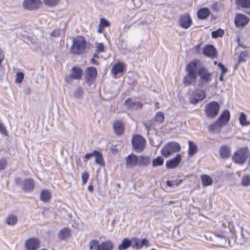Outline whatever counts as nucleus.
I'll return each instance as SVG.
<instances>
[{
  "mask_svg": "<svg viewBox=\"0 0 250 250\" xmlns=\"http://www.w3.org/2000/svg\"><path fill=\"white\" fill-rule=\"evenodd\" d=\"M199 62L198 60H194L187 64L186 71L187 74L185 76L183 81L185 86H188L195 82L197 77V65Z\"/></svg>",
  "mask_w": 250,
  "mask_h": 250,
  "instance_id": "1",
  "label": "nucleus"
},
{
  "mask_svg": "<svg viewBox=\"0 0 250 250\" xmlns=\"http://www.w3.org/2000/svg\"><path fill=\"white\" fill-rule=\"evenodd\" d=\"M86 46V42L84 38L82 36H78L73 39L70 50L73 54H81L84 52Z\"/></svg>",
  "mask_w": 250,
  "mask_h": 250,
  "instance_id": "2",
  "label": "nucleus"
},
{
  "mask_svg": "<svg viewBox=\"0 0 250 250\" xmlns=\"http://www.w3.org/2000/svg\"><path fill=\"white\" fill-rule=\"evenodd\" d=\"M249 150L248 147H242L236 151L232 157L233 162L237 164H244L249 156Z\"/></svg>",
  "mask_w": 250,
  "mask_h": 250,
  "instance_id": "3",
  "label": "nucleus"
},
{
  "mask_svg": "<svg viewBox=\"0 0 250 250\" xmlns=\"http://www.w3.org/2000/svg\"><path fill=\"white\" fill-rule=\"evenodd\" d=\"M197 76L200 77L198 81L199 87H202L204 85L209 83L212 80L211 73L205 66H201L197 69Z\"/></svg>",
  "mask_w": 250,
  "mask_h": 250,
  "instance_id": "4",
  "label": "nucleus"
},
{
  "mask_svg": "<svg viewBox=\"0 0 250 250\" xmlns=\"http://www.w3.org/2000/svg\"><path fill=\"white\" fill-rule=\"evenodd\" d=\"M180 150V145L176 142H172L165 145L162 149L161 152L162 155L164 157L167 158L174 153L179 152Z\"/></svg>",
  "mask_w": 250,
  "mask_h": 250,
  "instance_id": "5",
  "label": "nucleus"
},
{
  "mask_svg": "<svg viewBox=\"0 0 250 250\" xmlns=\"http://www.w3.org/2000/svg\"><path fill=\"white\" fill-rule=\"evenodd\" d=\"M220 105L218 103L212 101L206 104L205 112L207 117L212 119L218 115Z\"/></svg>",
  "mask_w": 250,
  "mask_h": 250,
  "instance_id": "6",
  "label": "nucleus"
},
{
  "mask_svg": "<svg viewBox=\"0 0 250 250\" xmlns=\"http://www.w3.org/2000/svg\"><path fill=\"white\" fill-rule=\"evenodd\" d=\"M132 146L134 151L140 153L145 149L146 141L140 135H134L131 140Z\"/></svg>",
  "mask_w": 250,
  "mask_h": 250,
  "instance_id": "7",
  "label": "nucleus"
},
{
  "mask_svg": "<svg viewBox=\"0 0 250 250\" xmlns=\"http://www.w3.org/2000/svg\"><path fill=\"white\" fill-rule=\"evenodd\" d=\"M97 76V70L94 67H87L84 73L85 82L88 86H91L96 80Z\"/></svg>",
  "mask_w": 250,
  "mask_h": 250,
  "instance_id": "8",
  "label": "nucleus"
},
{
  "mask_svg": "<svg viewBox=\"0 0 250 250\" xmlns=\"http://www.w3.org/2000/svg\"><path fill=\"white\" fill-rule=\"evenodd\" d=\"M83 75V71L81 68L73 66L70 70V73L65 76L64 80L67 83H70L73 80H80Z\"/></svg>",
  "mask_w": 250,
  "mask_h": 250,
  "instance_id": "9",
  "label": "nucleus"
},
{
  "mask_svg": "<svg viewBox=\"0 0 250 250\" xmlns=\"http://www.w3.org/2000/svg\"><path fill=\"white\" fill-rule=\"evenodd\" d=\"M206 95L204 90L197 89L193 91L189 96V100L191 104H196L200 101H203Z\"/></svg>",
  "mask_w": 250,
  "mask_h": 250,
  "instance_id": "10",
  "label": "nucleus"
},
{
  "mask_svg": "<svg viewBox=\"0 0 250 250\" xmlns=\"http://www.w3.org/2000/svg\"><path fill=\"white\" fill-rule=\"evenodd\" d=\"M25 246L26 250H37L40 246V242L38 238L32 237L25 241Z\"/></svg>",
  "mask_w": 250,
  "mask_h": 250,
  "instance_id": "11",
  "label": "nucleus"
},
{
  "mask_svg": "<svg viewBox=\"0 0 250 250\" xmlns=\"http://www.w3.org/2000/svg\"><path fill=\"white\" fill-rule=\"evenodd\" d=\"M180 25L184 29L188 28L192 24V20L188 13L181 15L179 19Z\"/></svg>",
  "mask_w": 250,
  "mask_h": 250,
  "instance_id": "12",
  "label": "nucleus"
},
{
  "mask_svg": "<svg viewBox=\"0 0 250 250\" xmlns=\"http://www.w3.org/2000/svg\"><path fill=\"white\" fill-rule=\"evenodd\" d=\"M249 18L243 14H238L235 17L234 22L238 27H244L249 22Z\"/></svg>",
  "mask_w": 250,
  "mask_h": 250,
  "instance_id": "13",
  "label": "nucleus"
},
{
  "mask_svg": "<svg viewBox=\"0 0 250 250\" xmlns=\"http://www.w3.org/2000/svg\"><path fill=\"white\" fill-rule=\"evenodd\" d=\"M40 0H24L23 2V7L25 9L33 10L37 9L40 5Z\"/></svg>",
  "mask_w": 250,
  "mask_h": 250,
  "instance_id": "14",
  "label": "nucleus"
},
{
  "mask_svg": "<svg viewBox=\"0 0 250 250\" xmlns=\"http://www.w3.org/2000/svg\"><path fill=\"white\" fill-rule=\"evenodd\" d=\"M181 160L182 155L180 154H178L174 158L166 162V167L170 169L174 168L179 165Z\"/></svg>",
  "mask_w": 250,
  "mask_h": 250,
  "instance_id": "15",
  "label": "nucleus"
},
{
  "mask_svg": "<svg viewBox=\"0 0 250 250\" xmlns=\"http://www.w3.org/2000/svg\"><path fill=\"white\" fill-rule=\"evenodd\" d=\"M203 53L205 56L210 58L216 57L217 55L216 48L211 44L206 45L204 47Z\"/></svg>",
  "mask_w": 250,
  "mask_h": 250,
  "instance_id": "16",
  "label": "nucleus"
},
{
  "mask_svg": "<svg viewBox=\"0 0 250 250\" xmlns=\"http://www.w3.org/2000/svg\"><path fill=\"white\" fill-rule=\"evenodd\" d=\"M138 157L134 154L128 155L125 158V165L127 167L132 168L138 166Z\"/></svg>",
  "mask_w": 250,
  "mask_h": 250,
  "instance_id": "17",
  "label": "nucleus"
},
{
  "mask_svg": "<svg viewBox=\"0 0 250 250\" xmlns=\"http://www.w3.org/2000/svg\"><path fill=\"white\" fill-rule=\"evenodd\" d=\"M71 230L68 228H63L60 230L58 233V237L61 241H66L70 238Z\"/></svg>",
  "mask_w": 250,
  "mask_h": 250,
  "instance_id": "18",
  "label": "nucleus"
},
{
  "mask_svg": "<svg viewBox=\"0 0 250 250\" xmlns=\"http://www.w3.org/2000/svg\"><path fill=\"white\" fill-rule=\"evenodd\" d=\"M22 184L21 189L25 192H31L34 188V182L31 178L25 179Z\"/></svg>",
  "mask_w": 250,
  "mask_h": 250,
  "instance_id": "19",
  "label": "nucleus"
},
{
  "mask_svg": "<svg viewBox=\"0 0 250 250\" xmlns=\"http://www.w3.org/2000/svg\"><path fill=\"white\" fill-rule=\"evenodd\" d=\"M113 128L117 135H121L124 132V125L121 121H115L113 124Z\"/></svg>",
  "mask_w": 250,
  "mask_h": 250,
  "instance_id": "20",
  "label": "nucleus"
},
{
  "mask_svg": "<svg viewBox=\"0 0 250 250\" xmlns=\"http://www.w3.org/2000/svg\"><path fill=\"white\" fill-rule=\"evenodd\" d=\"M210 14L209 9L207 7H203L197 11V15L199 19L204 20L208 18Z\"/></svg>",
  "mask_w": 250,
  "mask_h": 250,
  "instance_id": "21",
  "label": "nucleus"
},
{
  "mask_svg": "<svg viewBox=\"0 0 250 250\" xmlns=\"http://www.w3.org/2000/svg\"><path fill=\"white\" fill-rule=\"evenodd\" d=\"M219 153L220 157L223 159L229 158L230 155V149L228 146H222L220 148Z\"/></svg>",
  "mask_w": 250,
  "mask_h": 250,
  "instance_id": "22",
  "label": "nucleus"
},
{
  "mask_svg": "<svg viewBox=\"0 0 250 250\" xmlns=\"http://www.w3.org/2000/svg\"><path fill=\"white\" fill-rule=\"evenodd\" d=\"M223 125H226L230 120V112L228 110H224L217 119Z\"/></svg>",
  "mask_w": 250,
  "mask_h": 250,
  "instance_id": "23",
  "label": "nucleus"
},
{
  "mask_svg": "<svg viewBox=\"0 0 250 250\" xmlns=\"http://www.w3.org/2000/svg\"><path fill=\"white\" fill-rule=\"evenodd\" d=\"M114 244L111 240H106L100 243L99 250H113Z\"/></svg>",
  "mask_w": 250,
  "mask_h": 250,
  "instance_id": "24",
  "label": "nucleus"
},
{
  "mask_svg": "<svg viewBox=\"0 0 250 250\" xmlns=\"http://www.w3.org/2000/svg\"><path fill=\"white\" fill-rule=\"evenodd\" d=\"M52 194L47 189H43L41 191L40 199L44 203H47L51 199Z\"/></svg>",
  "mask_w": 250,
  "mask_h": 250,
  "instance_id": "25",
  "label": "nucleus"
},
{
  "mask_svg": "<svg viewBox=\"0 0 250 250\" xmlns=\"http://www.w3.org/2000/svg\"><path fill=\"white\" fill-rule=\"evenodd\" d=\"M151 162L150 158L146 156H139L138 157V166L139 167H146Z\"/></svg>",
  "mask_w": 250,
  "mask_h": 250,
  "instance_id": "26",
  "label": "nucleus"
},
{
  "mask_svg": "<svg viewBox=\"0 0 250 250\" xmlns=\"http://www.w3.org/2000/svg\"><path fill=\"white\" fill-rule=\"evenodd\" d=\"M131 245L130 239L128 238H124L122 240L121 243L118 246V250H125Z\"/></svg>",
  "mask_w": 250,
  "mask_h": 250,
  "instance_id": "27",
  "label": "nucleus"
},
{
  "mask_svg": "<svg viewBox=\"0 0 250 250\" xmlns=\"http://www.w3.org/2000/svg\"><path fill=\"white\" fill-rule=\"evenodd\" d=\"M124 70V66L123 64L121 62L115 64L111 69L112 73L115 75L123 72Z\"/></svg>",
  "mask_w": 250,
  "mask_h": 250,
  "instance_id": "28",
  "label": "nucleus"
},
{
  "mask_svg": "<svg viewBox=\"0 0 250 250\" xmlns=\"http://www.w3.org/2000/svg\"><path fill=\"white\" fill-rule=\"evenodd\" d=\"M18 218L16 215L11 214L7 215L6 219L5 222L9 226H14L18 222Z\"/></svg>",
  "mask_w": 250,
  "mask_h": 250,
  "instance_id": "29",
  "label": "nucleus"
},
{
  "mask_svg": "<svg viewBox=\"0 0 250 250\" xmlns=\"http://www.w3.org/2000/svg\"><path fill=\"white\" fill-rule=\"evenodd\" d=\"M197 150V146L191 141H188V154L190 156H192L195 154Z\"/></svg>",
  "mask_w": 250,
  "mask_h": 250,
  "instance_id": "30",
  "label": "nucleus"
},
{
  "mask_svg": "<svg viewBox=\"0 0 250 250\" xmlns=\"http://www.w3.org/2000/svg\"><path fill=\"white\" fill-rule=\"evenodd\" d=\"M201 179L203 187L210 186L213 182L212 179L208 175H202L201 176Z\"/></svg>",
  "mask_w": 250,
  "mask_h": 250,
  "instance_id": "31",
  "label": "nucleus"
},
{
  "mask_svg": "<svg viewBox=\"0 0 250 250\" xmlns=\"http://www.w3.org/2000/svg\"><path fill=\"white\" fill-rule=\"evenodd\" d=\"M131 245L130 247L133 249L140 250L141 249L140 241L139 238L136 237H132L130 239Z\"/></svg>",
  "mask_w": 250,
  "mask_h": 250,
  "instance_id": "32",
  "label": "nucleus"
},
{
  "mask_svg": "<svg viewBox=\"0 0 250 250\" xmlns=\"http://www.w3.org/2000/svg\"><path fill=\"white\" fill-rule=\"evenodd\" d=\"M155 123L158 124H162L165 120V115L163 112L158 111L156 113L154 119Z\"/></svg>",
  "mask_w": 250,
  "mask_h": 250,
  "instance_id": "33",
  "label": "nucleus"
},
{
  "mask_svg": "<svg viewBox=\"0 0 250 250\" xmlns=\"http://www.w3.org/2000/svg\"><path fill=\"white\" fill-rule=\"evenodd\" d=\"M95 154L94 155L95 157V163L101 166L104 165V162L102 154L99 151L95 150Z\"/></svg>",
  "mask_w": 250,
  "mask_h": 250,
  "instance_id": "34",
  "label": "nucleus"
},
{
  "mask_svg": "<svg viewBox=\"0 0 250 250\" xmlns=\"http://www.w3.org/2000/svg\"><path fill=\"white\" fill-rule=\"evenodd\" d=\"M89 250H99L100 243L96 239H92L89 242Z\"/></svg>",
  "mask_w": 250,
  "mask_h": 250,
  "instance_id": "35",
  "label": "nucleus"
},
{
  "mask_svg": "<svg viewBox=\"0 0 250 250\" xmlns=\"http://www.w3.org/2000/svg\"><path fill=\"white\" fill-rule=\"evenodd\" d=\"M144 125L147 130L148 133L152 129H155L156 123L153 120H151L143 123Z\"/></svg>",
  "mask_w": 250,
  "mask_h": 250,
  "instance_id": "36",
  "label": "nucleus"
},
{
  "mask_svg": "<svg viewBox=\"0 0 250 250\" xmlns=\"http://www.w3.org/2000/svg\"><path fill=\"white\" fill-rule=\"evenodd\" d=\"M236 4L242 8L250 7V0H235Z\"/></svg>",
  "mask_w": 250,
  "mask_h": 250,
  "instance_id": "37",
  "label": "nucleus"
},
{
  "mask_svg": "<svg viewBox=\"0 0 250 250\" xmlns=\"http://www.w3.org/2000/svg\"><path fill=\"white\" fill-rule=\"evenodd\" d=\"M224 126L218 120L213 124L209 125L208 128L209 131H215Z\"/></svg>",
  "mask_w": 250,
  "mask_h": 250,
  "instance_id": "38",
  "label": "nucleus"
},
{
  "mask_svg": "<svg viewBox=\"0 0 250 250\" xmlns=\"http://www.w3.org/2000/svg\"><path fill=\"white\" fill-rule=\"evenodd\" d=\"M164 160L161 156H158L156 158L154 159L152 161V166L154 167L162 166L164 164Z\"/></svg>",
  "mask_w": 250,
  "mask_h": 250,
  "instance_id": "39",
  "label": "nucleus"
},
{
  "mask_svg": "<svg viewBox=\"0 0 250 250\" xmlns=\"http://www.w3.org/2000/svg\"><path fill=\"white\" fill-rule=\"evenodd\" d=\"M239 119L240 121V124L243 126L248 125L250 124V123L249 122L247 121L246 115L243 112L241 113Z\"/></svg>",
  "mask_w": 250,
  "mask_h": 250,
  "instance_id": "40",
  "label": "nucleus"
},
{
  "mask_svg": "<svg viewBox=\"0 0 250 250\" xmlns=\"http://www.w3.org/2000/svg\"><path fill=\"white\" fill-rule=\"evenodd\" d=\"M224 35V31L221 28L211 32V37L212 38L216 39L218 37H222Z\"/></svg>",
  "mask_w": 250,
  "mask_h": 250,
  "instance_id": "41",
  "label": "nucleus"
},
{
  "mask_svg": "<svg viewBox=\"0 0 250 250\" xmlns=\"http://www.w3.org/2000/svg\"><path fill=\"white\" fill-rule=\"evenodd\" d=\"M242 185L247 187L250 185V176L246 175L243 176L241 180Z\"/></svg>",
  "mask_w": 250,
  "mask_h": 250,
  "instance_id": "42",
  "label": "nucleus"
},
{
  "mask_svg": "<svg viewBox=\"0 0 250 250\" xmlns=\"http://www.w3.org/2000/svg\"><path fill=\"white\" fill-rule=\"evenodd\" d=\"M83 94V90L81 87H78L74 91V96L76 99H79L82 97Z\"/></svg>",
  "mask_w": 250,
  "mask_h": 250,
  "instance_id": "43",
  "label": "nucleus"
},
{
  "mask_svg": "<svg viewBox=\"0 0 250 250\" xmlns=\"http://www.w3.org/2000/svg\"><path fill=\"white\" fill-rule=\"evenodd\" d=\"M247 53L246 51H244V52H241V53L240 54L239 56L238 63L236 65L235 67H237V66L238 65V64L240 63L243 62H245L246 61L245 59L247 57Z\"/></svg>",
  "mask_w": 250,
  "mask_h": 250,
  "instance_id": "44",
  "label": "nucleus"
},
{
  "mask_svg": "<svg viewBox=\"0 0 250 250\" xmlns=\"http://www.w3.org/2000/svg\"><path fill=\"white\" fill-rule=\"evenodd\" d=\"M60 0H43L44 3L50 7L56 5Z\"/></svg>",
  "mask_w": 250,
  "mask_h": 250,
  "instance_id": "45",
  "label": "nucleus"
},
{
  "mask_svg": "<svg viewBox=\"0 0 250 250\" xmlns=\"http://www.w3.org/2000/svg\"><path fill=\"white\" fill-rule=\"evenodd\" d=\"M99 25L102 27H107L110 26V23L105 19L101 18Z\"/></svg>",
  "mask_w": 250,
  "mask_h": 250,
  "instance_id": "46",
  "label": "nucleus"
},
{
  "mask_svg": "<svg viewBox=\"0 0 250 250\" xmlns=\"http://www.w3.org/2000/svg\"><path fill=\"white\" fill-rule=\"evenodd\" d=\"M16 79L15 82L17 83H21L24 78V74L22 72H18L16 74Z\"/></svg>",
  "mask_w": 250,
  "mask_h": 250,
  "instance_id": "47",
  "label": "nucleus"
},
{
  "mask_svg": "<svg viewBox=\"0 0 250 250\" xmlns=\"http://www.w3.org/2000/svg\"><path fill=\"white\" fill-rule=\"evenodd\" d=\"M134 103L135 102H132L130 98L126 99L125 102V105L127 107L128 109H132Z\"/></svg>",
  "mask_w": 250,
  "mask_h": 250,
  "instance_id": "48",
  "label": "nucleus"
},
{
  "mask_svg": "<svg viewBox=\"0 0 250 250\" xmlns=\"http://www.w3.org/2000/svg\"><path fill=\"white\" fill-rule=\"evenodd\" d=\"M89 178V174L87 172H84L82 174V179L83 184H85Z\"/></svg>",
  "mask_w": 250,
  "mask_h": 250,
  "instance_id": "49",
  "label": "nucleus"
},
{
  "mask_svg": "<svg viewBox=\"0 0 250 250\" xmlns=\"http://www.w3.org/2000/svg\"><path fill=\"white\" fill-rule=\"evenodd\" d=\"M7 162L6 160L2 158L0 159V170H2L4 169L6 167Z\"/></svg>",
  "mask_w": 250,
  "mask_h": 250,
  "instance_id": "50",
  "label": "nucleus"
},
{
  "mask_svg": "<svg viewBox=\"0 0 250 250\" xmlns=\"http://www.w3.org/2000/svg\"><path fill=\"white\" fill-rule=\"evenodd\" d=\"M218 66L221 69V74H225L228 72V68L227 67H226L223 63H222L221 62H219L218 63Z\"/></svg>",
  "mask_w": 250,
  "mask_h": 250,
  "instance_id": "51",
  "label": "nucleus"
},
{
  "mask_svg": "<svg viewBox=\"0 0 250 250\" xmlns=\"http://www.w3.org/2000/svg\"><path fill=\"white\" fill-rule=\"evenodd\" d=\"M96 51L98 53L104 51V45L103 43H100L97 44Z\"/></svg>",
  "mask_w": 250,
  "mask_h": 250,
  "instance_id": "52",
  "label": "nucleus"
},
{
  "mask_svg": "<svg viewBox=\"0 0 250 250\" xmlns=\"http://www.w3.org/2000/svg\"><path fill=\"white\" fill-rule=\"evenodd\" d=\"M143 107V104L140 102H135L134 104L133 105L132 109L133 110H138L139 109H141Z\"/></svg>",
  "mask_w": 250,
  "mask_h": 250,
  "instance_id": "53",
  "label": "nucleus"
},
{
  "mask_svg": "<svg viewBox=\"0 0 250 250\" xmlns=\"http://www.w3.org/2000/svg\"><path fill=\"white\" fill-rule=\"evenodd\" d=\"M62 32V29L54 30L51 33V36L52 37H59Z\"/></svg>",
  "mask_w": 250,
  "mask_h": 250,
  "instance_id": "54",
  "label": "nucleus"
},
{
  "mask_svg": "<svg viewBox=\"0 0 250 250\" xmlns=\"http://www.w3.org/2000/svg\"><path fill=\"white\" fill-rule=\"evenodd\" d=\"M0 132L4 135L7 136V133L4 125L0 123Z\"/></svg>",
  "mask_w": 250,
  "mask_h": 250,
  "instance_id": "55",
  "label": "nucleus"
},
{
  "mask_svg": "<svg viewBox=\"0 0 250 250\" xmlns=\"http://www.w3.org/2000/svg\"><path fill=\"white\" fill-rule=\"evenodd\" d=\"M140 245H141V249L144 246L147 247L149 245V241L146 238H143L140 242Z\"/></svg>",
  "mask_w": 250,
  "mask_h": 250,
  "instance_id": "56",
  "label": "nucleus"
},
{
  "mask_svg": "<svg viewBox=\"0 0 250 250\" xmlns=\"http://www.w3.org/2000/svg\"><path fill=\"white\" fill-rule=\"evenodd\" d=\"M95 150H94L92 153L86 154L84 156V159H85V161H87L92 157H94V155H95Z\"/></svg>",
  "mask_w": 250,
  "mask_h": 250,
  "instance_id": "57",
  "label": "nucleus"
},
{
  "mask_svg": "<svg viewBox=\"0 0 250 250\" xmlns=\"http://www.w3.org/2000/svg\"><path fill=\"white\" fill-rule=\"evenodd\" d=\"M211 8L212 10L214 11H219L220 9H219V7H218V3L217 2H214L211 6Z\"/></svg>",
  "mask_w": 250,
  "mask_h": 250,
  "instance_id": "58",
  "label": "nucleus"
},
{
  "mask_svg": "<svg viewBox=\"0 0 250 250\" xmlns=\"http://www.w3.org/2000/svg\"><path fill=\"white\" fill-rule=\"evenodd\" d=\"M166 183H167V186L169 187H171L175 185L174 181L167 180Z\"/></svg>",
  "mask_w": 250,
  "mask_h": 250,
  "instance_id": "59",
  "label": "nucleus"
},
{
  "mask_svg": "<svg viewBox=\"0 0 250 250\" xmlns=\"http://www.w3.org/2000/svg\"><path fill=\"white\" fill-rule=\"evenodd\" d=\"M4 54L2 53V51L1 49L0 48V67L1 65L2 62L4 60Z\"/></svg>",
  "mask_w": 250,
  "mask_h": 250,
  "instance_id": "60",
  "label": "nucleus"
},
{
  "mask_svg": "<svg viewBox=\"0 0 250 250\" xmlns=\"http://www.w3.org/2000/svg\"><path fill=\"white\" fill-rule=\"evenodd\" d=\"M15 182L17 185H20L21 184V178L19 177H17L15 179Z\"/></svg>",
  "mask_w": 250,
  "mask_h": 250,
  "instance_id": "61",
  "label": "nucleus"
},
{
  "mask_svg": "<svg viewBox=\"0 0 250 250\" xmlns=\"http://www.w3.org/2000/svg\"><path fill=\"white\" fill-rule=\"evenodd\" d=\"M91 61V62L92 63H93L94 64L97 65L99 64V62H98V61H97L96 60H95L93 58H92Z\"/></svg>",
  "mask_w": 250,
  "mask_h": 250,
  "instance_id": "62",
  "label": "nucleus"
},
{
  "mask_svg": "<svg viewBox=\"0 0 250 250\" xmlns=\"http://www.w3.org/2000/svg\"><path fill=\"white\" fill-rule=\"evenodd\" d=\"M175 185L178 186L181 184L183 182V180L182 179L176 180L174 181Z\"/></svg>",
  "mask_w": 250,
  "mask_h": 250,
  "instance_id": "63",
  "label": "nucleus"
},
{
  "mask_svg": "<svg viewBox=\"0 0 250 250\" xmlns=\"http://www.w3.org/2000/svg\"><path fill=\"white\" fill-rule=\"evenodd\" d=\"M89 191L92 192L93 190V187L92 185H90L88 186L87 188Z\"/></svg>",
  "mask_w": 250,
  "mask_h": 250,
  "instance_id": "64",
  "label": "nucleus"
}]
</instances>
